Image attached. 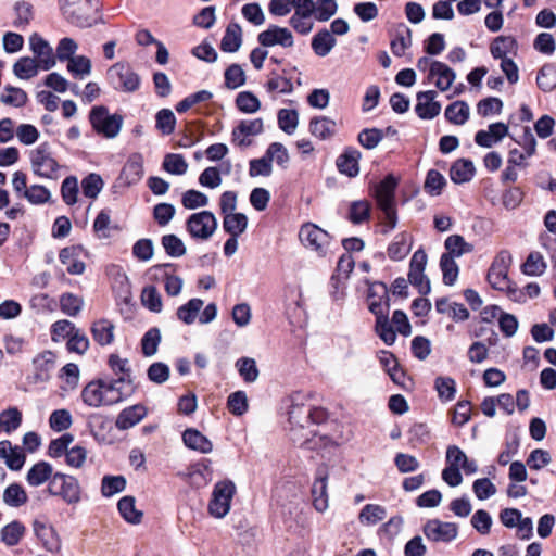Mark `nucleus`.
Masks as SVG:
<instances>
[{
    "label": "nucleus",
    "mask_w": 556,
    "mask_h": 556,
    "mask_svg": "<svg viewBox=\"0 0 556 556\" xmlns=\"http://www.w3.org/2000/svg\"><path fill=\"white\" fill-rule=\"evenodd\" d=\"M446 119L454 125H463L469 118V106L465 101H455L445 109Z\"/></svg>",
    "instance_id": "nucleus-42"
},
{
    "label": "nucleus",
    "mask_w": 556,
    "mask_h": 556,
    "mask_svg": "<svg viewBox=\"0 0 556 556\" xmlns=\"http://www.w3.org/2000/svg\"><path fill=\"white\" fill-rule=\"evenodd\" d=\"M444 247L447 250L445 254L453 255V258L472 251V245L467 243L459 235H452L447 237L444 242Z\"/></svg>",
    "instance_id": "nucleus-62"
},
{
    "label": "nucleus",
    "mask_w": 556,
    "mask_h": 556,
    "mask_svg": "<svg viewBox=\"0 0 556 556\" xmlns=\"http://www.w3.org/2000/svg\"><path fill=\"white\" fill-rule=\"evenodd\" d=\"M236 493V485L230 480L219 481L214 485L212 498L208 503V513L215 518L225 517Z\"/></svg>",
    "instance_id": "nucleus-8"
},
{
    "label": "nucleus",
    "mask_w": 556,
    "mask_h": 556,
    "mask_svg": "<svg viewBox=\"0 0 556 556\" xmlns=\"http://www.w3.org/2000/svg\"><path fill=\"white\" fill-rule=\"evenodd\" d=\"M268 92L279 91L281 93L289 94L293 91V84L291 78L279 75L276 71L269 74V78L265 85Z\"/></svg>",
    "instance_id": "nucleus-46"
},
{
    "label": "nucleus",
    "mask_w": 556,
    "mask_h": 556,
    "mask_svg": "<svg viewBox=\"0 0 556 556\" xmlns=\"http://www.w3.org/2000/svg\"><path fill=\"white\" fill-rule=\"evenodd\" d=\"M327 479V467L325 465L319 466L311 491L313 505L319 513H324L328 508Z\"/></svg>",
    "instance_id": "nucleus-18"
},
{
    "label": "nucleus",
    "mask_w": 556,
    "mask_h": 556,
    "mask_svg": "<svg viewBox=\"0 0 556 556\" xmlns=\"http://www.w3.org/2000/svg\"><path fill=\"white\" fill-rule=\"evenodd\" d=\"M337 43L333 35L326 28L317 31L312 39V49L318 56H326L334 48Z\"/></svg>",
    "instance_id": "nucleus-36"
},
{
    "label": "nucleus",
    "mask_w": 556,
    "mask_h": 556,
    "mask_svg": "<svg viewBox=\"0 0 556 556\" xmlns=\"http://www.w3.org/2000/svg\"><path fill=\"white\" fill-rule=\"evenodd\" d=\"M368 308L376 317L375 331L377 336L387 345L394 344L396 340V331L393 329L389 320L390 304L382 301H370Z\"/></svg>",
    "instance_id": "nucleus-10"
},
{
    "label": "nucleus",
    "mask_w": 556,
    "mask_h": 556,
    "mask_svg": "<svg viewBox=\"0 0 556 556\" xmlns=\"http://www.w3.org/2000/svg\"><path fill=\"white\" fill-rule=\"evenodd\" d=\"M176 117L172 110L162 109L155 115V127L164 136L175 131Z\"/></svg>",
    "instance_id": "nucleus-49"
},
{
    "label": "nucleus",
    "mask_w": 556,
    "mask_h": 556,
    "mask_svg": "<svg viewBox=\"0 0 556 556\" xmlns=\"http://www.w3.org/2000/svg\"><path fill=\"white\" fill-rule=\"evenodd\" d=\"M236 367L239 371V375L245 382L252 383L257 380L260 371L255 359L250 357H241L236 362Z\"/></svg>",
    "instance_id": "nucleus-53"
},
{
    "label": "nucleus",
    "mask_w": 556,
    "mask_h": 556,
    "mask_svg": "<svg viewBox=\"0 0 556 556\" xmlns=\"http://www.w3.org/2000/svg\"><path fill=\"white\" fill-rule=\"evenodd\" d=\"M143 176V157L140 153H132L126 161L121 179L127 185L137 184Z\"/></svg>",
    "instance_id": "nucleus-26"
},
{
    "label": "nucleus",
    "mask_w": 556,
    "mask_h": 556,
    "mask_svg": "<svg viewBox=\"0 0 556 556\" xmlns=\"http://www.w3.org/2000/svg\"><path fill=\"white\" fill-rule=\"evenodd\" d=\"M309 131L313 136L325 140L336 134L337 124L327 116L313 117L309 122Z\"/></svg>",
    "instance_id": "nucleus-34"
},
{
    "label": "nucleus",
    "mask_w": 556,
    "mask_h": 556,
    "mask_svg": "<svg viewBox=\"0 0 556 556\" xmlns=\"http://www.w3.org/2000/svg\"><path fill=\"white\" fill-rule=\"evenodd\" d=\"M440 267L443 273V282L446 286H453L458 277V265L451 254H442L440 258Z\"/></svg>",
    "instance_id": "nucleus-48"
},
{
    "label": "nucleus",
    "mask_w": 556,
    "mask_h": 556,
    "mask_svg": "<svg viewBox=\"0 0 556 556\" xmlns=\"http://www.w3.org/2000/svg\"><path fill=\"white\" fill-rule=\"evenodd\" d=\"M41 68L36 59L29 56L20 58L13 65V73L20 79H30Z\"/></svg>",
    "instance_id": "nucleus-41"
},
{
    "label": "nucleus",
    "mask_w": 556,
    "mask_h": 556,
    "mask_svg": "<svg viewBox=\"0 0 556 556\" xmlns=\"http://www.w3.org/2000/svg\"><path fill=\"white\" fill-rule=\"evenodd\" d=\"M182 441L188 448L203 454L211 453L213 450L212 442L199 430L193 428H188L184 431Z\"/></svg>",
    "instance_id": "nucleus-28"
},
{
    "label": "nucleus",
    "mask_w": 556,
    "mask_h": 556,
    "mask_svg": "<svg viewBox=\"0 0 556 556\" xmlns=\"http://www.w3.org/2000/svg\"><path fill=\"white\" fill-rule=\"evenodd\" d=\"M52 466L47 462H38L28 470L26 475V481L31 486L42 485L52 479L53 475Z\"/></svg>",
    "instance_id": "nucleus-29"
},
{
    "label": "nucleus",
    "mask_w": 556,
    "mask_h": 556,
    "mask_svg": "<svg viewBox=\"0 0 556 556\" xmlns=\"http://www.w3.org/2000/svg\"><path fill=\"white\" fill-rule=\"evenodd\" d=\"M434 389L443 402L452 401L456 394V382L451 377L439 376L434 380Z\"/></svg>",
    "instance_id": "nucleus-52"
},
{
    "label": "nucleus",
    "mask_w": 556,
    "mask_h": 556,
    "mask_svg": "<svg viewBox=\"0 0 556 556\" xmlns=\"http://www.w3.org/2000/svg\"><path fill=\"white\" fill-rule=\"evenodd\" d=\"M29 47L40 64L41 70L49 71L55 65V55L52 47L37 33L29 37Z\"/></svg>",
    "instance_id": "nucleus-16"
},
{
    "label": "nucleus",
    "mask_w": 556,
    "mask_h": 556,
    "mask_svg": "<svg viewBox=\"0 0 556 556\" xmlns=\"http://www.w3.org/2000/svg\"><path fill=\"white\" fill-rule=\"evenodd\" d=\"M104 392L106 397L113 399L117 404L135 392V383L132 377H118L117 379L104 380Z\"/></svg>",
    "instance_id": "nucleus-17"
},
{
    "label": "nucleus",
    "mask_w": 556,
    "mask_h": 556,
    "mask_svg": "<svg viewBox=\"0 0 556 556\" xmlns=\"http://www.w3.org/2000/svg\"><path fill=\"white\" fill-rule=\"evenodd\" d=\"M257 41L263 47L279 45L283 48H290L294 43L292 33L288 28L277 25H269L266 30L260 33Z\"/></svg>",
    "instance_id": "nucleus-15"
},
{
    "label": "nucleus",
    "mask_w": 556,
    "mask_h": 556,
    "mask_svg": "<svg viewBox=\"0 0 556 556\" xmlns=\"http://www.w3.org/2000/svg\"><path fill=\"white\" fill-rule=\"evenodd\" d=\"M47 491L52 496L61 497L66 504L75 505L81 500V488L74 476L55 472L48 483Z\"/></svg>",
    "instance_id": "nucleus-5"
},
{
    "label": "nucleus",
    "mask_w": 556,
    "mask_h": 556,
    "mask_svg": "<svg viewBox=\"0 0 556 556\" xmlns=\"http://www.w3.org/2000/svg\"><path fill=\"white\" fill-rule=\"evenodd\" d=\"M437 92L434 90L419 91L416 94L417 104L415 112L421 119H432L440 114L441 104L434 101Z\"/></svg>",
    "instance_id": "nucleus-19"
},
{
    "label": "nucleus",
    "mask_w": 556,
    "mask_h": 556,
    "mask_svg": "<svg viewBox=\"0 0 556 556\" xmlns=\"http://www.w3.org/2000/svg\"><path fill=\"white\" fill-rule=\"evenodd\" d=\"M386 516L387 510L384 507L377 504H367L362 508L358 520L363 525H376L384 519Z\"/></svg>",
    "instance_id": "nucleus-47"
},
{
    "label": "nucleus",
    "mask_w": 556,
    "mask_h": 556,
    "mask_svg": "<svg viewBox=\"0 0 556 556\" xmlns=\"http://www.w3.org/2000/svg\"><path fill=\"white\" fill-rule=\"evenodd\" d=\"M412 236L406 232H400L389 244L387 253L390 260L401 261L407 256L412 249Z\"/></svg>",
    "instance_id": "nucleus-27"
},
{
    "label": "nucleus",
    "mask_w": 556,
    "mask_h": 556,
    "mask_svg": "<svg viewBox=\"0 0 556 556\" xmlns=\"http://www.w3.org/2000/svg\"><path fill=\"white\" fill-rule=\"evenodd\" d=\"M4 91L8 92V94L2 93L0 97V100H1V102H3L7 105L22 108L28 101L27 93L21 88L13 87V86H5Z\"/></svg>",
    "instance_id": "nucleus-63"
},
{
    "label": "nucleus",
    "mask_w": 556,
    "mask_h": 556,
    "mask_svg": "<svg viewBox=\"0 0 556 556\" xmlns=\"http://www.w3.org/2000/svg\"><path fill=\"white\" fill-rule=\"evenodd\" d=\"M189 477L197 486L206 485L213 479L212 460L204 458L190 467Z\"/></svg>",
    "instance_id": "nucleus-32"
},
{
    "label": "nucleus",
    "mask_w": 556,
    "mask_h": 556,
    "mask_svg": "<svg viewBox=\"0 0 556 556\" xmlns=\"http://www.w3.org/2000/svg\"><path fill=\"white\" fill-rule=\"evenodd\" d=\"M425 536L433 542H451L458 534V527L454 522H444L439 519L428 520L422 528Z\"/></svg>",
    "instance_id": "nucleus-12"
},
{
    "label": "nucleus",
    "mask_w": 556,
    "mask_h": 556,
    "mask_svg": "<svg viewBox=\"0 0 556 556\" xmlns=\"http://www.w3.org/2000/svg\"><path fill=\"white\" fill-rule=\"evenodd\" d=\"M517 49L518 43L513 36H498L490 46V52L494 59L508 58L507 54H516Z\"/></svg>",
    "instance_id": "nucleus-33"
},
{
    "label": "nucleus",
    "mask_w": 556,
    "mask_h": 556,
    "mask_svg": "<svg viewBox=\"0 0 556 556\" xmlns=\"http://www.w3.org/2000/svg\"><path fill=\"white\" fill-rule=\"evenodd\" d=\"M146 415L147 408L142 404L126 407L118 414L115 426L118 430H127L139 424Z\"/></svg>",
    "instance_id": "nucleus-25"
},
{
    "label": "nucleus",
    "mask_w": 556,
    "mask_h": 556,
    "mask_svg": "<svg viewBox=\"0 0 556 556\" xmlns=\"http://www.w3.org/2000/svg\"><path fill=\"white\" fill-rule=\"evenodd\" d=\"M361 157L362 153L357 149L353 147L345 148L343 153L337 157L338 170L350 178L356 177L359 174Z\"/></svg>",
    "instance_id": "nucleus-22"
},
{
    "label": "nucleus",
    "mask_w": 556,
    "mask_h": 556,
    "mask_svg": "<svg viewBox=\"0 0 556 556\" xmlns=\"http://www.w3.org/2000/svg\"><path fill=\"white\" fill-rule=\"evenodd\" d=\"M300 241L312 250L318 253H325V248L329 243V235L314 224H305L299 231Z\"/></svg>",
    "instance_id": "nucleus-13"
},
{
    "label": "nucleus",
    "mask_w": 556,
    "mask_h": 556,
    "mask_svg": "<svg viewBox=\"0 0 556 556\" xmlns=\"http://www.w3.org/2000/svg\"><path fill=\"white\" fill-rule=\"evenodd\" d=\"M371 206L366 200L354 201L350 205L349 219L355 225L363 224L370 217Z\"/></svg>",
    "instance_id": "nucleus-50"
},
{
    "label": "nucleus",
    "mask_w": 556,
    "mask_h": 556,
    "mask_svg": "<svg viewBox=\"0 0 556 556\" xmlns=\"http://www.w3.org/2000/svg\"><path fill=\"white\" fill-rule=\"evenodd\" d=\"M242 43V29L238 23H230L220 41V49L224 52L233 53L239 50Z\"/></svg>",
    "instance_id": "nucleus-35"
},
{
    "label": "nucleus",
    "mask_w": 556,
    "mask_h": 556,
    "mask_svg": "<svg viewBox=\"0 0 556 556\" xmlns=\"http://www.w3.org/2000/svg\"><path fill=\"white\" fill-rule=\"evenodd\" d=\"M33 527L36 536L40 540L46 551L53 554L61 551V539L51 525L35 520Z\"/></svg>",
    "instance_id": "nucleus-20"
},
{
    "label": "nucleus",
    "mask_w": 556,
    "mask_h": 556,
    "mask_svg": "<svg viewBox=\"0 0 556 556\" xmlns=\"http://www.w3.org/2000/svg\"><path fill=\"white\" fill-rule=\"evenodd\" d=\"M546 269L543 256L539 252H531L521 266V270L528 276H540Z\"/></svg>",
    "instance_id": "nucleus-57"
},
{
    "label": "nucleus",
    "mask_w": 556,
    "mask_h": 556,
    "mask_svg": "<svg viewBox=\"0 0 556 556\" xmlns=\"http://www.w3.org/2000/svg\"><path fill=\"white\" fill-rule=\"evenodd\" d=\"M413 43L412 30L405 24H399L394 38L390 42L391 51L395 56L404 55L406 49L410 48Z\"/></svg>",
    "instance_id": "nucleus-30"
},
{
    "label": "nucleus",
    "mask_w": 556,
    "mask_h": 556,
    "mask_svg": "<svg viewBox=\"0 0 556 556\" xmlns=\"http://www.w3.org/2000/svg\"><path fill=\"white\" fill-rule=\"evenodd\" d=\"M62 16L70 24L89 28L97 24L98 0H58Z\"/></svg>",
    "instance_id": "nucleus-2"
},
{
    "label": "nucleus",
    "mask_w": 556,
    "mask_h": 556,
    "mask_svg": "<svg viewBox=\"0 0 556 556\" xmlns=\"http://www.w3.org/2000/svg\"><path fill=\"white\" fill-rule=\"evenodd\" d=\"M279 128L288 135H292L299 124V114L296 110L281 109L278 111Z\"/></svg>",
    "instance_id": "nucleus-61"
},
{
    "label": "nucleus",
    "mask_w": 556,
    "mask_h": 556,
    "mask_svg": "<svg viewBox=\"0 0 556 556\" xmlns=\"http://www.w3.org/2000/svg\"><path fill=\"white\" fill-rule=\"evenodd\" d=\"M163 168L172 175H184L188 169V163L181 154L168 153L164 157Z\"/></svg>",
    "instance_id": "nucleus-64"
},
{
    "label": "nucleus",
    "mask_w": 556,
    "mask_h": 556,
    "mask_svg": "<svg viewBox=\"0 0 556 556\" xmlns=\"http://www.w3.org/2000/svg\"><path fill=\"white\" fill-rule=\"evenodd\" d=\"M476 173L473 163L467 159H459L453 163L450 169V177L455 184L468 182Z\"/></svg>",
    "instance_id": "nucleus-31"
},
{
    "label": "nucleus",
    "mask_w": 556,
    "mask_h": 556,
    "mask_svg": "<svg viewBox=\"0 0 556 556\" xmlns=\"http://www.w3.org/2000/svg\"><path fill=\"white\" fill-rule=\"evenodd\" d=\"M56 355L52 351H43L33 359V374L26 377L30 384L45 383L50 380L55 369Z\"/></svg>",
    "instance_id": "nucleus-11"
},
{
    "label": "nucleus",
    "mask_w": 556,
    "mask_h": 556,
    "mask_svg": "<svg viewBox=\"0 0 556 556\" xmlns=\"http://www.w3.org/2000/svg\"><path fill=\"white\" fill-rule=\"evenodd\" d=\"M248 227V217L243 213H231L224 215L223 228L230 236L239 237Z\"/></svg>",
    "instance_id": "nucleus-39"
},
{
    "label": "nucleus",
    "mask_w": 556,
    "mask_h": 556,
    "mask_svg": "<svg viewBox=\"0 0 556 556\" xmlns=\"http://www.w3.org/2000/svg\"><path fill=\"white\" fill-rule=\"evenodd\" d=\"M433 77H438L435 87L441 91H446L453 85L456 73L445 63L434 60L431 62L428 78Z\"/></svg>",
    "instance_id": "nucleus-24"
},
{
    "label": "nucleus",
    "mask_w": 556,
    "mask_h": 556,
    "mask_svg": "<svg viewBox=\"0 0 556 556\" xmlns=\"http://www.w3.org/2000/svg\"><path fill=\"white\" fill-rule=\"evenodd\" d=\"M22 424V413L16 407H10L0 414V428L11 433Z\"/></svg>",
    "instance_id": "nucleus-54"
},
{
    "label": "nucleus",
    "mask_w": 556,
    "mask_h": 556,
    "mask_svg": "<svg viewBox=\"0 0 556 556\" xmlns=\"http://www.w3.org/2000/svg\"><path fill=\"white\" fill-rule=\"evenodd\" d=\"M26 531L25 526L18 521L13 520L12 522L4 526L1 530V541L7 546H15L20 543Z\"/></svg>",
    "instance_id": "nucleus-40"
},
{
    "label": "nucleus",
    "mask_w": 556,
    "mask_h": 556,
    "mask_svg": "<svg viewBox=\"0 0 556 556\" xmlns=\"http://www.w3.org/2000/svg\"><path fill=\"white\" fill-rule=\"evenodd\" d=\"M114 325L108 319H100L92 324L93 340L100 345H109L114 340Z\"/></svg>",
    "instance_id": "nucleus-37"
},
{
    "label": "nucleus",
    "mask_w": 556,
    "mask_h": 556,
    "mask_svg": "<svg viewBox=\"0 0 556 556\" xmlns=\"http://www.w3.org/2000/svg\"><path fill=\"white\" fill-rule=\"evenodd\" d=\"M218 226L217 218L211 211H201L191 214L186 220V229L197 240H208Z\"/></svg>",
    "instance_id": "nucleus-6"
},
{
    "label": "nucleus",
    "mask_w": 556,
    "mask_h": 556,
    "mask_svg": "<svg viewBox=\"0 0 556 556\" xmlns=\"http://www.w3.org/2000/svg\"><path fill=\"white\" fill-rule=\"evenodd\" d=\"M160 342V329L156 327L149 329L141 339L142 354L147 357L153 356L157 352Z\"/></svg>",
    "instance_id": "nucleus-60"
},
{
    "label": "nucleus",
    "mask_w": 556,
    "mask_h": 556,
    "mask_svg": "<svg viewBox=\"0 0 556 556\" xmlns=\"http://www.w3.org/2000/svg\"><path fill=\"white\" fill-rule=\"evenodd\" d=\"M84 248L79 244L63 248L59 253L60 262L66 265V270L70 275H81L85 271L86 265L80 260Z\"/></svg>",
    "instance_id": "nucleus-23"
},
{
    "label": "nucleus",
    "mask_w": 556,
    "mask_h": 556,
    "mask_svg": "<svg viewBox=\"0 0 556 556\" xmlns=\"http://www.w3.org/2000/svg\"><path fill=\"white\" fill-rule=\"evenodd\" d=\"M141 302L144 307L153 313H160L162 311V296L154 286H148L142 289Z\"/></svg>",
    "instance_id": "nucleus-55"
},
{
    "label": "nucleus",
    "mask_w": 556,
    "mask_h": 556,
    "mask_svg": "<svg viewBox=\"0 0 556 556\" xmlns=\"http://www.w3.org/2000/svg\"><path fill=\"white\" fill-rule=\"evenodd\" d=\"M288 422L290 425L289 435L294 444L314 450L317 446L312 430L309 427V405L303 402V396L300 394H293L290 397V405L288 408Z\"/></svg>",
    "instance_id": "nucleus-1"
},
{
    "label": "nucleus",
    "mask_w": 556,
    "mask_h": 556,
    "mask_svg": "<svg viewBox=\"0 0 556 556\" xmlns=\"http://www.w3.org/2000/svg\"><path fill=\"white\" fill-rule=\"evenodd\" d=\"M161 243L166 254L170 257H181L187 252L182 240L176 235H164L161 239Z\"/></svg>",
    "instance_id": "nucleus-56"
},
{
    "label": "nucleus",
    "mask_w": 556,
    "mask_h": 556,
    "mask_svg": "<svg viewBox=\"0 0 556 556\" xmlns=\"http://www.w3.org/2000/svg\"><path fill=\"white\" fill-rule=\"evenodd\" d=\"M89 122L97 134L113 139L118 136L124 118L119 114H110L106 106L99 105L91 109Z\"/></svg>",
    "instance_id": "nucleus-4"
},
{
    "label": "nucleus",
    "mask_w": 556,
    "mask_h": 556,
    "mask_svg": "<svg viewBox=\"0 0 556 556\" xmlns=\"http://www.w3.org/2000/svg\"><path fill=\"white\" fill-rule=\"evenodd\" d=\"M236 105L239 111L252 114L260 110L261 102L258 98L251 91H241L237 94Z\"/></svg>",
    "instance_id": "nucleus-59"
},
{
    "label": "nucleus",
    "mask_w": 556,
    "mask_h": 556,
    "mask_svg": "<svg viewBox=\"0 0 556 556\" xmlns=\"http://www.w3.org/2000/svg\"><path fill=\"white\" fill-rule=\"evenodd\" d=\"M538 87L544 92H551L556 88V65L544 64L536 76Z\"/></svg>",
    "instance_id": "nucleus-44"
},
{
    "label": "nucleus",
    "mask_w": 556,
    "mask_h": 556,
    "mask_svg": "<svg viewBox=\"0 0 556 556\" xmlns=\"http://www.w3.org/2000/svg\"><path fill=\"white\" fill-rule=\"evenodd\" d=\"M126 479L124 476H104L101 482V494L104 497H111L126 488Z\"/></svg>",
    "instance_id": "nucleus-51"
},
{
    "label": "nucleus",
    "mask_w": 556,
    "mask_h": 556,
    "mask_svg": "<svg viewBox=\"0 0 556 556\" xmlns=\"http://www.w3.org/2000/svg\"><path fill=\"white\" fill-rule=\"evenodd\" d=\"M396 186V178L393 175H388L377 185L375 190V198L386 219V228L382 230L383 235L393 230L397 224V214L394 201Z\"/></svg>",
    "instance_id": "nucleus-3"
},
{
    "label": "nucleus",
    "mask_w": 556,
    "mask_h": 556,
    "mask_svg": "<svg viewBox=\"0 0 556 556\" xmlns=\"http://www.w3.org/2000/svg\"><path fill=\"white\" fill-rule=\"evenodd\" d=\"M203 304V301L198 298L189 300L177 309L178 319L186 325L193 324Z\"/></svg>",
    "instance_id": "nucleus-45"
},
{
    "label": "nucleus",
    "mask_w": 556,
    "mask_h": 556,
    "mask_svg": "<svg viewBox=\"0 0 556 556\" xmlns=\"http://www.w3.org/2000/svg\"><path fill=\"white\" fill-rule=\"evenodd\" d=\"M383 138L384 132L382 129L365 128L358 134L357 141L363 148L372 150L382 141Z\"/></svg>",
    "instance_id": "nucleus-58"
},
{
    "label": "nucleus",
    "mask_w": 556,
    "mask_h": 556,
    "mask_svg": "<svg viewBox=\"0 0 556 556\" xmlns=\"http://www.w3.org/2000/svg\"><path fill=\"white\" fill-rule=\"evenodd\" d=\"M30 163L35 175L49 179H55L58 177L56 172L60 165L52 156L48 142L41 143L31 151Z\"/></svg>",
    "instance_id": "nucleus-7"
},
{
    "label": "nucleus",
    "mask_w": 556,
    "mask_h": 556,
    "mask_svg": "<svg viewBox=\"0 0 556 556\" xmlns=\"http://www.w3.org/2000/svg\"><path fill=\"white\" fill-rule=\"evenodd\" d=\"M111 85L116 90L134 92L139 89L140 77L128 63L118 62L108 71Z\"/></svg>",
    "instance_id": "nucleus-9"
},
{
    "label": "nucleus",
    "mask_w": 556,
    "mask_h": 556,
    "mask_svg": "<svg viewBox=\"0 0 556 556\" xmlns=\"http://www.w3.org/2000/svg\"><path fill=\"white\" fill-rule=\"evenodd\" d=\"M167 268H175L172 263L157 264L149 269V273L153 275L155 279L161 276L164 279L165 291L169 296H176L181 292L182 279L179 276H175L166 271Z\"/></svg>",
    "instance_id": "nucleus-21"
},
{
    "label": "nucleus",
    "mask_w": 556,
    "mask_h": 556,
    "mask_svg": "<svg viewBox=\"0 0 556 556\" xmlns=\"http://www.w3.org/2000/svg\"><path fill=\"white\" fill-rule=\"evenodd\" d=\"M136 500L134 496L127 495L122 497L117 503V508L122 517L129 523L138 525L142 519V511L136 508Z\"/></svg>",
    "instance_id": "nucleus-38"
},
{
    "label": "nucleus",
    "mask_w": 556,
    "mask_h": 556,
    "mask_svg": "<svg viewBox=\"0 0 556 556\" xmlns=\"http://www.w3.org/2000/svg\"><path fill=\"white\" fill-rule=\"evenodd\" d=\"M104 388V379L88 382L81 391L83 402L90 407L114 405V400L106 397Z\"/></svg>",
    "instance_id": "nucleus-14"
},
{
    "label": "nucleus",
    "mask_w": 556,
    "mask_h": 556,
    "mask_svg": "<svg viewBox=\"0 0 556 556\" xmlns=\"http://www.w3.org/2000/svg\"><path fill=\"white\" fill-rule=\"evenodd\" d=\"M27 501V493L18 483H11L3 492V502L10 507H21L26 504Z\"/></svg>",
    "instance_id": "nucleus-43"
}]
</instances>
